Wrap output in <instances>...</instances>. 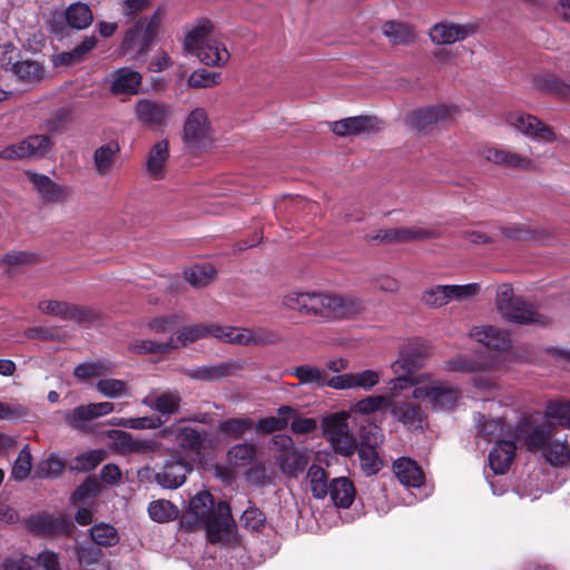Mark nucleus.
Segmentation results:
<instances>
[{
    "mask_svg": "<svg viewBox=\"0 0 570 570\" xmlns=\"http://www.w3.org/2000/svg\"><path fill=\"white\" fill-rule=\"evenodd\" d=\"M189 511L204 523L210 543H218L223 532L228 531L232 521L230 507L225 501H219L215 505L214 497L208 491H203L190 499Z\"/></svg>",
    "mask_w": 570,
    "mask_h": 570,
    "instance_id": "obj_1",
    "label": "nucleus"
},
{
    "mask_svg": "<svg viewBox=\"0 0 570 570\" xmlns=\"http://www.w3.org/2000/svg\"><path fill=\"white\" fill-rule=\"evenodd\" d=\"M495 306L500 315L514 324L546 325L548 320L537 312L534 306L521 296H515L509 284H502L497 289Z\"/></svg>",
    "mask_w": 570,
    "mask_h": 570,
    "instance_id": "obj_2",
    "label": "nucleus"
},
{
    "mask_svg": "<svg viewBox=\"0 0 570 570\" xmlns=\"http://www.w3.org/2000/svg\"><path fill=\"white\" fill-rule=\"evenodd\" d=\"M165 9L157 8L150 17L139 18L124 36L120 50L135 51L138 57L146 55L157 38Z\"/></svg>",
    "mask_w": 570,
    "mask_h": 570,
    "instance_id": "obj_3",
    "label": "nucleus"
},
{
    "mask_svg": "<svg viewBox=\"0 0 570 570\" xmlns=\"http://www.w3.org/2000/svg\"><path fill=\"white\" fill-rule=\"evenodd\" d=\"M348 415L344 412L325 416L322 421L323 435L335 453L352 456L357 448V439L350 432Z\"/></svg>",
    "mask_w": 570,
    "mask_h": 570,
    "instance_id": "obj_4",
    "label": "nucleus"
},
{
    "mask_svg": "<svg viewBox=\"0 0 570 570\" xmlns=\"http://www.w3.org/2000/svg\"><path fill=\"white\" fill-rule=\"evenodd\" d=\"M191 471V464L180 453L176 452L164 461L159 472H154L149 466H145L138 471V476L141 480L145 478L150 480L153 475L159 487L173 490L180 488Z\"/></svg>",
    "mask_w": 570,
    "mask_h": 570,
    "instance_id": "obj_5",
    "label": "nucleus"
},
{
    "mask_svg": "<svg viewBox=\"0 0 570 570\" xmlns=\"http://www.w3.org/2000/svg\"><path fill=\"white\" fill-rule=\"evenodd\" d=\"M324 299L323 321L352 320L366 311L363 298L354 295L326 293Z\"/></svg>",
    "mask_w": 570,
    "mask_h": 570,
    "instance_id": "obj_6",
    "label": "nucleus"
},
{
    "mask_svg": "<svg viewBox=\"0 0 570 570\" xmlns=\"http://www.w3.org/2000/svg\"><path fill=\"white\" fill-rule=\"evenodd\" d=\"M29 531L37 537H71L75 530L72 521L67 515L55 517L48 512L31 514L24 520Z\"/></svg>",
    "mask_w": 570,
    "mask_h": 570,
    "instance_id": "obj_7",
    "label": "nucleus"
},
{
    "mask_svg": "<svg viewBox=\"0 0 570 570\" xmlns=\"http://www.w3.org/2000/svg\"><path fill=\"white\" fill-rule=\"evenodd\" d=\"M446 370L452 372L473 373L472 384L478 389H490L494 385L489 362L472 355H458L446 362Z\"/></svg>",
    "mask_w": 570,
    "mask_h": 570,
    "instance_id": "obj_8",
    "label": "nucleus"
},
{
    "mask_svg": "<svg viewBox=\"0 0 570 570\" xmlns=\"http://www.w3.org/2000/svg\"><path fill=\"white\" fill-rule=\"evenodd\" d=\"M479 284L471 283L465 285H435L426 288L422 293V302L431 308H440L449 304L452 299H464L478 294Z\"/></svg>",
    "mask_w": 570,
    "mask_h": 570,
    "instance_id": "obj_9",
    "label": "nucleus"
},
{
    "mask_svg": "<svg viewBox=\"0 0 570 570\" xmlns=\"http://www.w3.org/2000/svg\"><path fill=\"white\" fill-rule=\"evenodd\" d=\"M52 146L48 135H31L18 144L0 150V159L17 160L26 157H45Z\"/></svg>",
    "mask_w": 570,
    "mask_h": 570,
    "instance_id": "obj_10",
    "label": "nucleus"
},
{
    "mask_svg": "<svg viewBox=\"0 0 570 570\" xmlns=\"http://www.w3.org/2000/svg\"><path fill=\"white\" fill-rule=\"evenodd\" d=\"M325 292H297L284 295L282 304L285 308L299 315L314 316L323 320Z\"/></svg>",
    "mask_w": 570,
    "mask_h": 570,
    "instance_id": "obj_11",
    "label": "nucleus"
},
{
    "mask_svg": "<svg viewBox=\"0 0 570 570\" xmlns=\"http://www.w3.org/2000/svg\"><path fill=\"white\" fill-rule=\"evenodd\" d=\"M458 111L453 105H436L413 110L407 116V124L417 130H426L433 125L451 119Z\"/></svg>",
    "mask_w": 570,
    "mask_h": 570,
    "instance_id": "obj_12",
    "label": "nucleus"
},
{
    "mask_svg": "<svg viewBox=\"0 0 570 570\" xmlns=\"http://www.w3.org/2000/svg\"><path fill=\"white\" fill-rule=\"evenodd\" d=\"M170 107L151 99H139L135 105L137 120L146 128L158 130L167 124Z\"/></svg>",
    "mask_w": 570,
    "mask_h": 570,
    "instance_id": "obj_13",
    "label": "nucleus"
},
{
    "mask_svg": "<svg viewBox=\"0 0 570 570\" xmlns=\"http://www.w3.org/2000/svg\"><path fill=\"white\" fill-rule=\"evenodd\" d=\"M242 370H244V362L239 360H232L214 365L197 366L195 368L187 370L185 373L193 380L215 382L235 376Z\"/></svg>",
    "mask_w": 570,
    "mask_h": 570,
    "instance_id": "obj_14",
    "label": "nucleus"
},
{
    "mask_svg": "<svg viewBox=\"0 0 570 570\" xmlns=\"http://www.w3.org/2000/svg\"><path fill=\"white\" fill-rule=\"evenodd\" d=\"M508 122L525 136L547 142L556 139L552 128L542 124L535 116L524 112H512L508 117Z\"/></svg>",
    "mask_w": 570,
    "mask_h": 570,
    "instance_id": "obj_15",
    "label": "nucleus"
},
{
    "mask_svg": "<svg viewBox=\"0 0 570 570\" xmlns=\"http://www.w3.org/2000/svg\"><path fill=\"white\" fill-rule=\"evenodd\" d=\"M478 154L487 161L510 169L530 170L533 168V161L529 157L494 146H484L479 149Z\"/></svg>",
    "mask_w": 570,
    "mask_h": 570,
    "instance_id": "obj_16",
    "label": "nucleus"
},
{
    "mask_svg": "<svg viewBox=\"0 0 570 570\" xmlns=\"http://www.w3.org/2000/svg\"><path fill=\"white\" fill-rule=\"evenodd\" d=\"M208 117L203 108L194 109L184 126V140L190 147L200 148L208 140Z\"/></svg>",
    "mask_w": 570,
    "mask_h": 570,
    "instance_id": "obj_17",
    "label": "nucleus"
},
{
    "mask_svg": "<svg viewBox=\"0 0 570 570\" xmlns=\"http://www.w3.org/2000/svg\"><path fill=\"white\" fill-rule=\"evenodd\" d=\"M414 395L426 399L433 410L443 411L454 407L459 397V390L443 383H438L424 389H416Z\"/></svg>",
    "mask_w": 570,
    "mask_h": 570,
    "instance_id": "obj_18",
    "label": "nucleus"
},
{
    "mask_svg": "<svg viewBox=\"0 0 570 570\" xmlns=\"http://www.w3.org/2000/svg\"><path fill=\"white\" fill-rule=\"evenodd\" d=\"M380 124L375 116H355L332 122L331 129L340 137L356 136L380 130Z\"/></svg>",
    "mask_w": 570,
    "mask_h": 570,
    "instance_id": "obj_19",
    "label": "nucleus"
},
{
    "mask_svg": "<svg viewBox=\"0 0 570 570\" xmlns=\"http://www.w3.org/2000/svg\"><path fill=\"white\" fill-rule=\"evenodd\" d=\"M161 435L175 434V441L180 449L188 452L200 453L205 448L207 432L191 426H169L161 430Z\"/></svg>",
    "mask_w": 570,
    "mask_h": 570,
    "instance_id": "obj_20",
    "label": "nucleus"
},
{
    "mask_svg": "<svg viewBox=\"0 0 570 570\" xmlns=\"http://www.w3.org/2000/svg\"><path fill=\"white\" fill-rule=\"evenodd\" d=\"M475 32L472 23L460 24L452 22L435 23L430 30V38L438 45H450L455 41L464 40Z\"/></svg>",
    "mask_w": 570,
    "mask_h": 570,
    "instance_id": "obj_21",
    "label": "nucleus"
},
{
    "mask_svg": "<svg viewBox=\"0 0 570 570\" xmlns=\"http://www.w3.org/2000/svg\"><path fill=\"white\" fill-rule=\"evenodd\" d=\"M514 440H497L494 448L489 453V464L495 474H504L515 456Z\"/></svg>",
    "mask_w": 570,
    "mask_h": 570,
    "instance_id": "obj_22",
    "label": "nucleus"
},
{
    "mask_svg": "<svg viewBox=\"0 0 570 570\" xmlns=\"http://www.w3.org/2000/svg\"><path fill=\"white\" fill-rule=\"evenodd\" d=\"M27 177L45 203L58 202L67 195L66 188L47 175L27 171Z\"/></svg>",
    "mask_w": 570,
    "mask_h": 570,
    "instance_id": "obj_23",
    "label": "nucleus"
},
{
    "mask_svg": "<svg viewBox=\"0 0 570 570\" xmlns=\"http://www.w3.org/2000/svg\"><path fill=\"white\" fill-rule=\"evenodd\" d=\"M142 77L128 67L117 69L112 75L110 91L114 95H136L141 86Z\"/></svg>",
    "mask_w": 570,
    "mask_h": 570,
    "instance_id": "obj_24",
    "label": "nucleus"
},
{
    "mask_svg": "<svg viewBox=\"0 0 570 570\" xmlns=\"http://www.w3.org/2000/svg\"><path fill=\"white\" fill-rule=\"evenodd\" d=\"M393 471L397 480L412 488H419L424 483L425 476L421 466L410 458H400L393 463Z\"/></svg>",
    "mask_w": 570,
    "mask_h": 570,
    "instance_id": "obj_25",
    "label": "nucleus"
},
{
    "mask_svg": "<svg viewBox=\"0 0 570 570\" xmlns=\"http://www.w3.org/2000/svg\"><path fill=\"white\" fill-rule=\"evenodd\" d=\"M470 335L489 350L507 351L511 346L509 335L494 326L474 327Z\"/></svg>",
    "mask_w": 570,
    "mask_h": 570,
    "instance_id": "obj_26",
    "label": "nucleus"
},
{
    "mask_svg": "<svg viewBox=\"0 0 570 570\" xmlns=\"http://www.w3.org/2000/svg\"><path fill=\"white\" fill-rule=\"evenodd\" d=\"M533 86L543 94L559 99L570 98V83L564 82L556 73L541 72L533 77Z\"/></svg>",
    "mask_w": 570,
    "mask_h": 570,
    "instance_id": "obj_27",
    "label": "nucleus"
},
{
    "mask_svg": "<svg viewBox=\"0 0 570 570\" xmlns=\"http://www.w3.org/2000/svg\"><path fill=\"white\" fill-rule=\"evenodd\" d=\"M169 158V144L166 139L156 142L147 158L146 170L147 174L156 180L165 178V165Z\"/></svg>",
    "mask_w": 570,
    "mask_h": 570,
    "instance_id": "obj_28",
    "label": "nucleus"
},
{
    "mask_svg": "<svg viewBox=\"0 0 570 570\" xmlns=\"http://www.w3.org/2000/svg\"><path fill=\"white\" fill-rule=\"evenodd\" d=\"M328 494L334 505L346 509L354 502L356 491L350 478L340 476L330 482Z\"/></svg>",
    "mask_w": 570,
    "mask_h": 570,
    "instance_id": "obj_29",
    "label": "nucleus"
},
{
    "mask_svg": "<svg viewBox=\"0 0 570 570\" xmlns=\"http://www.w3.org/2000/svg\"><path fill=\"white\" fill-rule=\"evenodd\" d=\"M295 414V409L289 405H282L277 409L276 416L262 417L256 422V432L266 435L285 430L288 425L291 416H294Z\"/></svg>",
    "mask_w": 570,
    "mask_h": 570,
    "instance_id": "obj_30",
    "label": "nucleus"
},
{
    "mask_svg": "<svg viewBox=\"0 0 570 570\" xmlns=\"http://www.w3.org/2000/svg\"><path fill=\"white\" fill-rule=\"evenodd\" d=\"M119 153L120 146L116 140H110L95 150L94 164L99 176H106L111 171Z\"/></svg>",
    "mask_w": 570,
    "mask_h": 570,
    "instance_id": "obj_31",
    "label": "nucleus"
},
{
    "mask_svg": "<svg viewBox=\"0 0 570 570\" xmlns=\"http://www.w3.org/2000/svg\"><path fill=\"white\" fill-rule=\"evenodd\" d=\"M197 57L204 65L219 67L229 60L230 55L224 45L217 40L209 39L198 50Z\"/></svg>",
    "mask_w": 570,
    "mask_h": 570,
    "instance_id": "obj_32",
    "label": "nucleus"
},
{
    "mask_svg": "<svg viewBox=\"0 0 570 570\" xmlns=\"http://www.w3.org/2000/svg\"><path fill=\"white\" fill-rule=\"evenodd\" d=\"M436 237L433 229L421 227H396L387 229V243H407Z\"/></svg>",
    "mask_w": 570,
    "mask_h": 570,
    "instance_id": "obj_33",
    "label": "nucleus"
},
{
    "mask_svg": "<svg viewBox=\"0 0 570 570\" xmlns=\"http://www.w3.org/2000/svg\"><path fill=\"white\" fill-rule=\"evenodd\" d=\"M383 35L389 39L392 45H410L415 40V33L411 26L389 20L382 26Z\"/></svg>",
    "mask_w": 570,
    "mask_h": 570,
    "instance_id": "obj_34",
    "label": "nucleus"
},
{
    "mask_svg": "<svg viewBox=\"0 0 570 570\" xmlns=\"http://www.w3.org/2000/svg\"><path fill=\"white\" fill-rule=\"evenodd\" d=\"M11 73L14 75L19 81L32 85L43 79L45 68L36 60H22L20 58Z\"/></svg>",
    "mask_w": 570,
    "mask_h": 570,
    "instance_id": "obj_35",
    "label": "nucleus"
},
{
    "mask_svg": "<svg viewBox=\"0 0 570 570\" xmlns=\"http://www.w3.org/2000/svg\"><path fill=\"white\" fill-rule=\"evenodd\" d=\"M391 414L407 429L416 430L422 428V409L419 404L402 403L394 405L391 410Z\"/></svg>",
    "mask_w": 570,
    "mask_h": 570,
    "instance_id": "obj_36",
    "label": "nucleus"
},
{
    "mask_svg": "<svg viewBox=\"0 0 570 570\" xmlns=\"http://www.w3.org/2000/svg\"><path fill=\"white\" fill-rule=\"evenodd\" d=\"M68 26L76 30L87 29L94 21L90 7L82 2L71 3L66 9Z\"/></svg>",
    "mask_w": 570,
    "mask_h": 570,
    "instance_id": "obj_37",
    "label": "nucleus"
},
{
    "mask_svg": "<svg viewBox=\"0 0 570 570\" xmlns=\"http://www.w3.org/2000/svg\"><path fill=\"white\" fill-rule=\"evenodd\" d=\"M73 119V109L70 106H63L53 110L45 121V129L51 135L67 131Z\"/></svg>",
    "mask_w": 570,
    "mask_h": 570,
    "instance_id": "obj_38",
    "label": "nucleus"
},
{
    "mask_svg": "<svg viewBox=\"0 0 570 570\" xmlns=\"http://www.w3.org/2000/svg\"><path fill=\"white\" fill-rule=\"evenodd\" d=\"M254 428V421L249 417H232L219 422L217 431L224 436L239 440Z\"/></svg>",
    "mask_w": 570,
    "mask_h": 570,
    "instance_id": "obj_39",
    "label": "nucleus"
},
{
    "mask_svg": "<svg viewBox=\"0 0 570 570\" xmlns=\"http://www.w3.org/2000/svg\"><path fill=\"white\" fill-rule=\"evenodd\" d=\"M175 348H177V343L174 336H170L165 343H158L151 340H136L128 346V350L136 354H165Z\"/></svg>",
    "mask_w": 570,
    "mask_h": 570,
    "instance_id": "obj_40",
    "label": "nucleus"
},
{
    "mask_svg": "<svg viewBox=\"0 0 570 570\" xmlns=\"http://www.w3.org/2000/svg\"><path fill=\"white\" fill-rule=\"evenodd\" d=\"M212 23L209 20H204L199 22L195 28H193L185 37L184 48L186 51L190 53H196L198 50L205 45L209 38V32L212 31Z\"/></svg>",
    "mask_w": 570,
    "mask_h": 570,
    "instance_id": "obj_41",
    "label": "nucleus"
},
{
    "mask_svg": "<svg viewBox=\"0 0 570 570\" xmlns=\"http://www.w3.org/2000/svg\"><path fill=\"white\" fill-rule=\"evenodd\" d=\"M214 328H219V325L196 324L184 327L176 336H174L177 347L179 345L185 346L188 343L196 342L197 340L208 335L217 337V333L214 332Z\"/></svg>",
    "mask_w": 570,
    "mask_h": 570,
    "instance_id": "obj_42",
    "label": "nucleus"
},
{
    "mask_svg": "<svg viewBox=\"0 0 570 570\" xmlns=\"http://www.w3.org/2000/svg\"><path fill=\"white\" fill-rule=\"evenodd\" d=\"M150 519L158 523L174 521L179 515L178 508L166 499L154 500L148 505Z\"/></svg>",
    "mask_w": 570,
    "mask_h": 570,
    "instance_id": "obj_43",
    "label": "nucleus"
},
{
    "mask_svg": "<svg viewBox=\"0 0 570 570\" xmlns=\"http://www.w3.org/2000/svg\"><path fill=\"white\" fill-rule=\"evenodd\" d=\"M307 479L314 498L324 499L328 494V474L324 468L318 464H312L307 471Z\"/></svg>",
    "mask_w": 570,
    "mask_h": 570,
    "instance_id": "obj_44",
    "label": "nucleus"
},
{
    "mask_svg": "<svg viewBox=\"0 0 570 570\" xmlns=\"http://www.w3.org/2000/svg\"><path fill=\"white\" fill-rule=\"evenodd\" d=\"M301 384H311L316 387H324L327 371L314 365L295 366L291 372Z\"/></svg>",
    "mask_w": 570,
    "mask_h": 570,
    "instance_id": "obj_45",
    "label": "nucleus"
},
{
    "mask_svg": "<svg viewBox=\"0 0 570 570\" xmlns=\"http://www.w3.org/2000/svg\"><path fill=\"white\" fill-rule=\"evenodd\" d=\"M355 451H357L360 466L365 475H375L382 470L384 462L383 459L379 455L376 449L366 446L358 448Z\"/></svg>",
    "mask_w": 570,
    "mask_h": 570,
    "instance_id": "obj_46",
    "label": "nucleus"
},
{
    "mask_svg": "<svg viewBox=\"0 0 570 570\" xmlns=\"http://www.w3.org/2000/svg\"><path fill=\"white\" fill-rule=\"evenodd\" d=\"M499 230L505 238L511 240L542 242L544 238L549 237V235L546 232L521 227L518 225L501 226L499 227Z\"/></svg>",
    "mask_w": 570,
    "mask_h": 570,
    "instance_id": "obj_47",
    "label": "nucleus"
},
{
    "mask_svg": "<svg viewBox=\"0 0 570 570\" xmlns=\"http://www.w3.org/2000/svg\"><path fill=\"white\" fill-rule=\"evenodd\" d=\"M65 469V462L55 453L40 461L35 469V478L38 479H58Z\"/></svg>",
    "mask_w": 570,
    "mask_h": 570,
    "instance_id": "obj_48",
    "label": "nucleus"
},
{
    "mask_svg": "<svg viewBox=\"0 0 570 570\" xmlns=\"http://www.w3.org/2000/svg\"><path fill=\"white\" fill-rule=\"evenodd\" d=\"M547 461L554 466H563L570 462V446L563 441L550 440L543 450Z\"/></svg>",
    "mask_w": 570,
    "mask_h": 570,
    "instance_id": "obj_49",
    "label": "nucleus"
},
{
    "mask_svg": "<svg viewBox=\"0 0 570 570\" xmlns=\"http://www.w3.org/2000/svg\"><path fill=\"white\" fill-rule=\"evenodd\" d=\"M101 483L95 475L87 476L70 495V502L73 504L83 502L86 499L95 498L101 492Z\"/></svg>",
    "mask_w": 570,
    "mask_h": 570,
    "instance_id": "obj_50",
    "label": "nucleus"
},
{
    "mask_svg": "<svg viewBox=\"0 0 570 570\" xmlns=\"http://www.w3.org/2000/svg\"><path fill=\"white\" fill-rule=\"evenodd\" d=\"M91 540L101 547H114L119 542V535L115 527L108 523H97L90 529Z\"/></svg>",
    "mask_w": 570,
    "mask_h": 570,
    "instance_id": "obj_51",
    "label": "nucleus"
},
{
    "mask_svg": "<svg viewBox=\"0 0 570 570\" xmlns=\"http://www.w3.org/2000/svg\"><path fill=\"white\" fill-rule=\"evenodd\" d=\"M181 397L177 392H165L158 395L150 407L163 415H173L179 411Z\"/></svg>",
    "mask_w": 570,
    "mask_h": 570,
    "instance_id": "obj_52",
    "label": "nucleus"
},
{
    "mask_svg": "<svg viewBox=\"0 0 570 570\" xmlns=\"http://www.w3.org/2000/svg\"><path fill=\"white\" fill-rule=\"evenodd\" d=\"M391 399L385 395H370L357 401L352 411L358 414H371L376 411L387 409L391 405Z\"/></svg>",
    "mask_w": 570,
    "mask_h": 570,
    "instance_id": "obj_53",
    "label": "nucleus"
},
{
    "mask_svg": "<svg viewBox=\"0 0 570 570\" xmlns=\"http://www.w3.org/2000/svg\"><path fill=\"white\" fill-rule=\"evenodd\" d=\"M256 456V448L252 443H239L232 446L227 452L228 461L236 466L249 464Z\"/></svg>",
    "mask_w": 570,
    "mask_h": 570,
    "instance_id": "obj_54",
    "label": "nucleus"
},
{
    "mask_svg": "<svg viewBox=\"0 0 570 570\" xmlns=\"http://www.w3.org/2000/svg\"><path fill=\"white\" fill-rule=\"evenodd\" d=\"M106 459L104 450H90L80 453L75 459L73 470L78 472H90L95 470Z\"/></svg>",
    "mask_w": 570,
    "mask_h": 570,
    "instance_id": "obj_55",
    "label": "nucleus"
},
{
    "mask_svg": "<svg viewBox=\"0 0 570 570\" xmlns=\"http://www.w3.org/2000/svg\"><path fill=\"white\" fill-rule=\"evenodd\" d=\"M214 332L217 333V338L224 342L242 345L252 344V330L248 328L237 330L229 326H219V328H214Z\"/></svg>",
    "mask_w": 570,
    "mask_h": 570,
    "instance_id": "obj_56",
    "label": "nucleus"
},
{
    "mask_svg": "<svg viewBox=\"0 0 570 570\" xmlns=\"http://www.w3.org/2000/svg\"><path fill=\"white\" fill-rule=\"evenodd\" d=\"M32 456L29 450V445H24L21 451L18 454V458L16 459L12 470H11V476L17 481H23L26 480L32 468Z\"/></svg>",
    "mask_w": 570,
    "mask_h": 570,
    "instance_id": "obj_57",
    "label": "nucleus"
},
{
    "mask_svg": "<svg viewBox=\"0 0 570 570\" xmlns=\"http://www.w3.org/2000/svg\"><path fill=\"white\" fill-rule=\"evenodd\" d=\"M98 392L106 397L114 399L128 394L127 383L117 379H101L96 385Z\"/></svg>",
    "mask_w": 570,
    "mask_h": 570,
    "instance_id": "obj_58",
    "label": "nucleus"
},
{
    "mask_svg": "<svg viewBox=\"0 0 570 570\" xmlns=\"http://www.w3.org/2000/svg\"><path fill=\"white\" fill-rule=\"evenodd\" d=\"M358 438L360 441H357L356 449L366 446H372L373 449H376L383 441L381 428L373 423L362 425Z\"/></svg>",
    "mask_w": 570,
    "mask_h": 570,
    "instance_id": "obj_59",
    "label": "nucleus"
},
{
    "mask_svg": "<svg viewBox=\"0 0 570 570\" xmlns=\"http://www.w3.org/2000/svg\"><path fill=\"white\" fill-rule=\"evenodd\" d=\"M240 524L254 532H259L265 527L266 517L257 507H248L242 514Z\"/></svg>",
    "mask_w": 570,
    "mask_h": 570,
    "instance_id": "obj_60",
    "label": "nucleus"
},
{
    "mask_svg": "<svg viewBox=\"0 0 570 570\" xmlns=\"http://www.w3.org/2000/svg\"><path fill=\"white\" fill-rule=\"evenodd\" d=\"M551 440V428L548 425H537L525 438V444L530 450H544Z\"/></svg>",
    "mask_w": 570,
    "mask_h": 570,
    "instance_id": "obj_61",
    "label": "nucleus"
},
{
    "mask_svg": "<svg viewBox=\"0 0 570 570\" xmlns=\"http://www.w3.org/2000/svg\"><path fill=\"white\" fill-rule=\"evenodd\" d=\"M219 78V72H213L200 68L191 72L187 83L190 88H208L218 83Z\"/></svg>",
    "mask_w": 570,
    "mask_h": 570,
    "instance_id": "obj_62",
    "label": "nucleus"
},
{
    "mask_svg": "<svg viewBox=\"0 0 570 570\" xmlns=\"http://www.w3.org/2000/svg\"><path fill=\"white\" fill-rule=\"evenodd\" d=\"M99 315L91 308L68 303L65 321H73L78 324H91Z\"/></svg>",
    "mask_w": 570,
    "mask_h": 570,
    "instance_id": "obj_63",
    "label": "nucleus"
},
{
    "mask_svg": "<svg viewBox=\"0 0 570 570\" xmlns=\"http://www.w3.org/2000/svg\"><path fill=\"white\" fill-rule=\"evenodd\" d=\"M353 389L370 391L377 385L381 380V372L374 370H364L351 373Z\"/></svg>",
    "mask_w": 570,
    "mask_h": 570,
    "instance_id": "obj_64",
    "label": "nucleus"
}]
</instances>
